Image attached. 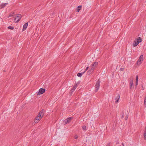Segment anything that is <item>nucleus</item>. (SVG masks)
<instances>
[{
  "label": "nucleus",
  "instance_id": "16",
  "mask_svg": "<svg viewBox=\"0 0 146 146\" xmlns=\"http://www.w3.org/2000/svg\"><path fill=\"white\" fill-rule=\"evenodd\" d=\"M137 41L139 43L141 42L142 41L141 38L140 37L138 38L137 39Z\"/></svg>",
  "mask_w": 146,
  "mask_h": 146
},
{
  "label": "nucleus",
  "instance_id": "4",
  "mask_svg": "<svg viewBox=\"0 0 146 146\" xmlns=\"http://www.w3.org/2000/svg\"><path fill=\"white\" fill-rule=\"evenodd\" d=\"M42 117L41 116H39V115L38 114L37 115L35 119V123H38L39 121H40Z\"/></svg>",
  "mask_w": 146,
  "mask_h": 146
},
{
  "label": "nucleus",
  "instance_id": "10",
  "mask_svg": "<svg viewBox=\"0 0 146 146\" xmlns=\"http://www.w3.org/2000/svg\"><path fill=\"white\" fill-rule=\"evenodd\" d=\"M28 25V23H26L23 26V31L25 30L27 28Z\"/></svg>",
  "mask_w": 146,
  "mask_h": 146
},
{
  "label": "nucleus",
  "instance_id": "15",
  "mask_svg": "<svg viewBox=\"0 0 146 146\" xmlns=\"http://www.w3.org/2000/svg\"><path fill=\"white\" fill-rule=\"evenodd\" d=\"M144 138L145 140H146V128H145L144 133Z\"/></svg>",
  "mask_w": 146,
  "mask_h": 146
},
{
  "label": "nucleus",
  "instance_id": "17",
  "mask_svg": "<svg viewBox=\"0 0 146 146\" xmlns=\"http://www.w3.org/2000/svg\"><path fill=\"white\" fill-rule=\"evenodd\" d=\"M82 8V6L81 5H80L77 8V11L78 12H79L80 10Z\"/></svg>",
  "mask_w": 146,
  "mask_h": 146
},
{
  "label": "nucleus",
  "instance_id": "24",
  "mask_svg": "<svg viewBox=\"0 0 146 146\" xmlns=\"http://www.w3.org/2000/svg\"><path fill=\"white\" fill-rule=\"evenodd\" d=\"M136 82H138V76L137 75L136 77Z\"/></svg>",
  "mask_w": 146,
  "mask_h": 146
},
{
  "label": "nucleus",
  "instance_id": "6",
  "mask_svg": "<svg viewBox=\"0 0 146 146\" xmlns=\"http://www.w3.org/2000/svg\"><path fill=\"white\" fill-rule=\"evenodd\" d=\"M18 16H17L14 19L15 21L16 19H17V21L15 22L16 23L19 22L21 20L22 17L21 15V14H18Z\"/></svg>",
  "mask_w": 146,
  "mask_h": 146
},
{
  "label": "nucleus",
  "instance_id": "28",
  "mask_svg": "<svg viewBox=\"0 0 146 146\" xmlns=\"http://www.w3.org/2000/svg\"><path fill=\"white\" fill-rule=\"evenodd\" d=\"M75 139H77L78 138V136L77 135H76L75 136Z\"/></svg>",
  "mask_w": 146,
  "mask_h": 146
},
{
  "label": "nucleus",
  "instance_id": "5",
  "mask_svg": "<svg viewBox=\"0 0 146 146\" xmlns=\"http://www.w3.org/2000/svg\"><path fill=\"white\" fill-rule=\"evenodd\" d=\"M46 90L44 88H41L39 90L37 94V95H39L40 94H42L45 92Z\"/></svg>",
  "mask_w": 146,
  "mask_h": 146
},
{
  "label": "nucleus",
  "instance_id": "25",
  "mask_svg": "<svg viewBox=\"0 0 146 146\" xmlns=\"http://www.w3.org/2000/svg\"><path fill=\"white\" fill-rule=\"evenodd\" d=\"M144 104L146 105V97H145L144 99Z\"/></svg>",
  "mask_w": 146,
  "mask_h": 146
},
{
  "label": "nucleus",
  "instance_id": "9",
  "mask_svg": "<svg viewBox=\"0 0 146 146\" xmlns=\"http://www.w3.org/2000/svg\"><path fill=\"white\" fill-rule=\"evenodd\" d=\"M119 98H120L119 95V94H118L117 95V96L115 98V103H117L119 101Z\"/></svg>",
  "mask_w": 146,
  "mask_h": 146
},
{
  "label": "nucleus",
  "instance_id": "30",
  "mask_svg": "<svg viewBox=\"0 0 146 146\" xmlns=\"http://www.w3.org/2000/svg\"><path fill=\"white\" fill-rule=\"evenodd\" d=\"M138 84V82H135V86H136Z\"/></svg>",
  "mask_w": 146,
  "mask_h": 146
},
{
  "label": "nucleus",
  "instance_id": "35",
  "mask_svg": "<svg viewBox=\"0 0 146 146\" xmlns=\"http://www.w3.org/2000/svg\"><path fill=\"white\" fill-rule=\"evenodd\" d=\"M118 143H119V142H118V143H117V144H118Z\"/></svg>",
  "mask_w": 146,
  "mask_h": 146
},
{
  "label": "nucleus",
  "instance_id": "26",
  "mask_svg": "<svg viewBox=\"0 0 146 146\" xmlns=\"http://www.w3.org/2000/svg\"><path fill=\"white\" fill-rule=\"evenodd\" d=\"M121 115H122V117H121V118H123V115H124L123 113L122 112V113Z\"/></svg>",
  "mask_w": 146,
  "mask_h": 146
},
{
  "label": "nucleus",
  "instance_id": "21",
  "mask_svg": "<svg viewBox=\"0 0 146 146\" xmlns=\"http://www.w3.org/2000/svg\"><path fill=\"white\" fill-rule=\"evenodd\" d=\"M8 28L9 29L13 30L14 29V27H12L11 26H10L8 27Z\"/></svg>",
  "mask_w": 146,
  "mask_h": 146
},
{
  "label": "nucleus",
  "instance_id": "11",
  "mask_svg": "<svg viewBox=\"0 0 146 146\" xmlns=\"http://www.w3.org/2000/svg\"><path fill=\"white\" fill-rule=\"evenodd\" d=\"M139 43L137 41V40H135L133 44V46L134 47H135L137 46L138 44Z\"/></svg>",
  "mask_w": 146,
  "mask_h": 146
},
{
  "label": "nucleus",
  "instance_id": "34",
  "mask_svg": "<svg viewBox=\"0 0 146 146\" xmlns=\"http://www.w3.org/2000/svg\"><path fill=\"white\" fill-rule=\"evenodd\" d=\"M118 143H119V142H118V143H117V144H118Z\"/></svg>",
  "mask_w": 146,
  "mask_h": 146
},
{
  "label": "nucleus",
  "instance_id": "31",
  "mask_svg": "<svg viewBox=\"0 0 146 146\" xmlns=\"http://www.w3.org/2000/svg\"><path fill=\"white\" fill-rule=\"evenodd\" d=\"M83 128H86V126H84L82 127Z\"/></svg>",
  "mask_w": 146,
  "mask_h": 146
},
{
  "label": "nucleus",
  "instance_id": "18",
  "mask_svg": "<svg viewBox=\"0 0 146 146\" xmlns=\"http://www.w3.org/2000/svg\"><path fill=\"white\" fill-rule=\"evenodd\" d=\"M76 89V88L74 87H73L71 89V90L70 91V93H71V94H72L73 93V92Z\"/></svg>",
  "mask_w": 146,
  "mask_h": 146
},
{
  "label": "nucleus",
  "instance_id": "27",
  "mask_svg": "<svg viewBox=\"0 0 146 146\" xmlns=\"http://www.w3.org/2000/svg\"><path fill=\"white\" fill-rule=\"evenodd\" d=\"M110 143H108L106 145V146H110Z\"/></svg>",
  "mask_w": 146,
  "mask_h": 146
},
{
  "label": "nucleus",
  "instance_id": "23",
  "mask_svg": "<svg viewBox=\"0 0 146 146\" xmlns=\"http://www.w3.org/2000/svg\"><path fill=\"white\" fill-rule=\"evenodd\" d=\"M89 67L88 66L87 67L86 69L85 70V71L83 72V73H85V72H86V71H87Z\"/></svg>",
  "mask_w": 146,
  "mask_h": 146
},
{
  "label": "nucleus",
  "instance_id": "2",
  "mask_svg": "<svg viewBox=\"0 0 146 146\" xmlns=\"http://www.w3.org/2000/svg\"><path fill=\"white\" fill-rule=\"evenodd\" d=\"M100 79H99L96 82V84L95 85V88H96L95 92H97L100 86Z\"/></svg>",
  "mask_w": 146,
  "mask_h": 146
},
{
  "label": "nucleus",
  "instance_id": "12",
  "mask_svg": "<svg viewBox=\"0 0 146 146\" xmlns=\"http://www.w3.org/2000/svg\"><path fill=\"white\" fill-rule=\"evenodd\" d=\"M133 80H130V89H131L132 88H133Z\"/></svg>",
  "mask_w": 146,
  "mask_h": 146
},
{
  "label": "nucleus",
  "instance_id": "22",
  "mask_svg": "<svg viewBox=\"0 0 146 146\" xmlns=\"http://www.w3.org/2000/svg\"><path fill=\"white\" fill-rule=\"evenodd\" d=\"M79 83L78 82L76 84H75L74 86H73L74 87L76 88L77 87L78 85V84H79Z\"/></svg>",
  "mask_w": 146,
  "mask_h": 146
},
{
  "label": "nucleus",
  "instance_id": "7",
  "mask_svg": "<svg viewBox=\"0 0 146 146\" xmlns=\"http://www.w3.org/2000/svg\"><path fill=\"white\" fill-rule=\"evenodd\" d=\"M94 67H92L90 70H89L87 72V74L89 75L90 74L92 73L94 71Z\"/></svg>",
  "mask_w": 146,
  "mask_h": 146
},
{
  "label": "nucleus",
  "instance_id": "29",
  "mask_svg": "<svg viewBox=\"0 0 146 146\" xmlns=\"http://www.w3.org/2000/svg\"><path fill=\"white\" fill-rule=\"evenodd\" d=\"M127 118H128V117H127V116L125 117V120H127Z\"/></svg>",
  "mask_w": 146,
  "mask_h": 146
},
{
  "label": "nucleus",
  "instance_id": "13",
  "mask_svg": "<svg viewBox=\"0 0 146 146\" xmlns=\"http://www.w3.org/2000/svg\"><path fill=\"white\" fill-rule=\"evenodd\" d=\"M8 4L7 3H2L1 5V7L2 8H4Z\"/></svg>",
  "mask_w": 146,
  "mask_h": 146
},
{
  "label": "nucleus",
  "instance_id": "19",
  "mask_svg": "<svg viewBox=\"0 0 146 146\" xmlns=\"http://www.w3.org/2000/svg\"><path fill=\"white\" fill-rule=\"evenodd\" d=\"M15 14L14 12L13 13H10L9 15L8 16V18L9 17H13L14 16V14Z\"/></svg>",
  "mask_w": 146,
  "mask_h": 146
},
{
  "label": "nucleus",
  "instance_id": "33",
  "mask_svg": "<svg viewBox=\"0 0 146 146\" xmlns=\"http://www.w3.org/2000/svg\"><path fill=\"white\" fill-rule=\"evenodd\" d=\"M122 145L124 146V145H123V143H122Z\"/></svg>",
  "mask_w": 146,
  "mask_h": 146
},
{
  "label": "nucleus",
  "instance_id": "14",
  "mask_svg": "<svg viewBox=\"0 0 146 146\" xmlns=\"http://www.w3.org/2000/svg\"><path fill=\"white\" fill-rule=\"evenodd\" d=\"M98 64V62H94V63L92 65V67H96L97 66Z\"/></svg>",
  "mask_w": 146,
  "mask_h": 146
},
{
  "label": "nucleus",
  "instance_id": "1",
  "mask_svg": "<svg viewBox=\"0 0 146 146\" xmlns=\"http://www.w3.org/2000/svg\"><path fill=\"white\" fill-rule=\"evenodd\" d=\"M73 117H70L67 118L65 120H63V123L65 125L66 124L69 123L71 122L72 120L73 119Z\"/></svg>",
  "mask_w": 146,
  "mask_h": 146
},
{
  "label": "nucleus",
  "instance_id": "32",
  "mask_svg": "<svg viewBox=\"0 0 146 146\" xmlns=\"http://www.w3.org/2000/svg\"><path fill=\"white\" fill-rule=\"evenodd\" d=\"M82 129H83V130H86V128H82Z\"/></svg>",
  "mask_w": 146,
  "mask_h": 146
},
{
  "label": "nucleus",
  "instance_id": "3",
  "mask_svg": "<svg viewBox=\"0 0 146 146\" xmlns=\"http://www.w3.org/2000/svg\"><path fill=\"white\" fill-rule=\"evenodd\" d=\"M143 60V55H141L138 60L137 64L138 65H140L142 63V61Z\"/></svg>",
  "mask_w": 146,
  "mask_h": 146
},
{
  "label": "nucleus",
  "instance_id": "8",
  "mask_svg": "<svg viewBox=\"0 0 146 146\" xmlns=\"http://www.w3.org/2000/svg\"><path fill=\"white\" fill-rule=\"evenodd\" d=\"M44 110L42 109L39 112L38 115L39 116H41L42 117H43L44 115Z\"/></svg>",
  "mask_w": 146,
  "mask_h": 146
},
{
  "label": "nucleus",
  "instance_id": "20",
  "mask_svg": "<svg viewBox=\"0 0 146 146\" xmlns=\"http://www.w3.org/2000/svg\"><path fill=\"white\" fill-rule=\"evenodd\" d=\"M83 74L84 73H83V72L82 73H78L77 74V76L78 77H80L82 76V74Z\"/></svg>",
  "mask_w": 146,
  "mask_h": 146
}]
</instances>
